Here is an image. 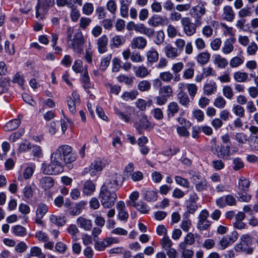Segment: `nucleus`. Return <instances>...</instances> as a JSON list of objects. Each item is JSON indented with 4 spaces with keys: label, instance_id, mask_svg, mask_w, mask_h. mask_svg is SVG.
Segmentation results:
<instances>
[{
    "label": "nucleus",
    "instance_id": "nucleus-1",
    "mask_svg": "<svg viewBox=\"0 0 258 258\" xmlns=\"http://www.w3.org/2000/svg\"><path fill=\"white\" fill-rule=\"evenodd\" d=\"M77 155L73 148L67 145L60 146L53 152L50 156V163L42 164L41 171L44 174H58L63 171V166L61 163L63 160L65 164L71 169L73 168L72 163L76 160Z\"/></svg>",
    "mask_w": 258,
    "mask_h": 258
},
{
    "label": "nucleus",
    "instance_id": "nucleus-2",
    "mask_svg": "<svg viewBox=\"0 0 258 258\" xmlns=\"http://www.w3.org/2000/svg\"><path fill=\"white\" fill-rule=\"evenodd\" d=\"M71 34L67 36V42L68 46L73 51L78 54H81L83 52V46L84 44V36L80 30L76 31L72 39Z\"/></svg>",
    "mask_w": 258,
    "mask_h": 258
},
{
    "label": "nucleus",
    "instance_id": "nucleus-3",
    "mask_svg": "<svg viewBox=\"0 0 258 258\" xmlns=\"http://www.w3.org/2000/svg\"><path fill=\"white\" fill-rule=\"evenodd\" d=\"M240 241L234 246V249L238 252H244L247 254H251L253 248L251 247L252 243V237L249 234H242L240 238Z\"/></svg>",
    "mask_w": 258,
    "mask_h": 258
},
{
    "label": "nucleus",
    "instance_id": "nucleus-4",
    "mask_svg": "<svg viewBox=\"0 0 258 258\" xmlns=\"http://www.w3.org/2000/svg\"><path fill=\"white\" fill-rule=\"evenodd\" d=\"M99 198L102 206L105 208H110L114 206L117 199L116 192L100 188Z\"/></svg>",
    "mask_w": 258,
    "mask_h": 258
},
{
    "label": "nucleus",
    "instance_id": "nucleus-5",
    "mask_svg": "<svg viewBox=\"0 0 258 258\" xmlns=\"http://www.w3.org/2000/svg\"><path fill=\"white\" fill-rule=\"evenodd\" d=\"M120 179V176L117 173L110 174L108 175L100 188L116 192L121 186Z\"/></svg>",
    "mask_w": 258,
    "mask_h": 258
},
{
    "label": "nucleus",
    "instance_id": "nucleus-6",
    "mask_svg": "<svg viewBox=\"0 0 258 258\" xmlns=\"http://www.w3.org/2000/svg\"><path fill=\"white\" fill-rule=\"evenodd\" d=\"M206 2L200 1L190 10V15L196 20L197 24H202V18L206 13Z\"/></svg>",
    "mask_w": 258,
    "mask_h": 258
},
{
    "label": "nucleus",
    "instance_id": "nucleus-7",
    "mask_svg": "<svg viewBox=\"0 0 258 258\" xmlns=\"http://www.w3.org/2000/svg\"><path fill=\"white\" fill-rule=\"evenodd\" d=\"M196 22V20H195L194 23H192L189 17H183L181 25L184 33L187 36L193 35L196 32V28L201 26L202 24H197Z\"/></svg>",
    "mask_w": 258,
    "mask_h": 258
},
{
    "label": "nucleus",
    "instance_id": "nucleus-8",
    "mask_svg": "<svg viewBox=\"0 0 258 258\" xmlns=\"http://www.w3.org/2000/svg\"><path fill=\"white\" fill-rule=\"evenodd\" d=\"M190 179L194 184H195V187L198 191L201 192L206 189L208 187V182L206 178L199 173H194L191 174Z\"/></svg>",
    "mask_w": 258,
    "mask_h": 258
},
{
    "label": "nucleus",
    "instance_id": "nucleus-9",
    "mask_svg": "<svg viewBox=\"0 0 258 258\" xmlns=\"http://www.w3.org/2000/svg\"><path fill=\"white\" fill-rule=\"evenodd\" d=\"M212 141L213 144L211 146L210 150L214 155L221 158H224L229 156V146L217 145L215 140H213Z\"/></svg>",
    "mask_w": 258,
    "mask_h": 258
},
{
    "label": "nucleus",
    "instance_id": "nucleus-10",
    "mask_svg": "<svg viewBox=\"0 0 258 258\" xmlns=\"http://www.w3.org/2000/svg\"><path fill=\"white\" fill-rule=\"evenodd\" d=\"M209 214L208 211L206 210H203L201 211L198 217V222L197 223V227L201 230H206L209 228L211 223L208 220Z\"/></svg>",
    "mask_w": 258,
    "mask_h": 258
},
{
    "label": "nucleus",
    "instance_id": "nucleus-11",
    "mask_svg": "<svg viewBox=\"0 0 258 258\" xmlns=\"http://www.w3.org/2000/svg\"><path fill=\"white\" fill-rule=\"evenodd\" d=\"M104 167L105 163L102 160H95L90 165L89 171H84L83 174L84 175L89 172L91 176H94L101 172Z\"/></svg>",
    "mask_w": 258,
    "mask_h": 258
},
{
    "label": "nucleus",
    "instance_id": "nucleus-12",
    "mask_svg": "<svg viewBox=\"0 0 258 258\" xmlns=\"http://www.w3.org/2000/svg\"><path fill=\"white\" fill-rule=\"evenodd\" d=\"M238 234L237 232L234 231L230 235L224 236L219 241V244L221 249H224L229 245L233 243L238 238Z\"/></svg>",
    "mask_w": 258,
    "mask_h": 258
},
{
    "label": "nucleus",
    "instance_id": "nucleus-13",
    "mask_svg": "<svg viewBox=\"0 0 258 258\" xmlns=\"http://www.w3.org/2000/svg\"><path fill=\"white\" fill-rule=\"evenodd\" d=\"M148 23L150 26L157 27L159 26L166 25L168 20L161 16L155 15L148 19Z\"/></svg>",
    "mask_w": 258,
    "mask_h": 258
},
{
    "label": "nucleus",
    "instance_id": "nucleus-14",
    "mask_svg": "<svg viewBox=\"0 0 258 258\" xmlns=\"http://www.w3.org/2000/svg\"><path fill=\"white\" fill-rule=\"evenodd\" d=\"M48 211V207L45 204H40L38 205L36 211L35 223L38 225H42L43 221L41 219Z\"/></svg>",
    "mask_w": 258,
    "mask_h": 258
},
{
    "label": "nucleus",
    "instance_id": "nucleus-15",
    "mask_svg": "<svg viewBox=\"0 0 258 258\" xmlns=\"http://www.w3.org/2000/svg\"><path fill=\"white\" fill-rule=\"evenodd\" d=\"M147 40L142 36L134 37L131 42L130 46L132 49H143L147 46Z\"/></svg>",
    "mask_w": 258,
    "mask_h": 258
},
{
    "label": "nucleus",
    "instance_id": "nucleus-16",
    "mask_svg": "<svg viewBox=\"0 0 258 258\" xmlns=\"http://www.w3.org/2000/svg\"><path fill=\"white\" fill-rule=\"evenodd\" d=\"M151 126V123L148 119L147 116L143 114L140 115L139 120L135 124V127L140 134H141V129L147 130Z\"/></svg>",
    "mask_w": 258,
    "mask_h": 258
},
{
    "label": "nucleus",
    "instance_id": "nucleus-17",
    "mask_svg": "<svg viewBox=\"0 0 258 258\" xmlns=\"http://www.w3.org/2000/svg\"><path fill=\"white\" fill-rule=\"evenodd\" d=\"M221 16L223 19L228 22H232L235 17L232 8L230 6H224Z\"/></svg>",
    "mask_w": 258,
    "mask_h": 258
},
{
    "label": "nucleus",
    "instance_id": "nucleus-18",
    "mask_svg": "<svg viewBox=\"0 0 258 258\" xmlns=\"http://www.w3.org/2000/svg\"><path fill=\"white\" fill-rule=\"evenodd\" d=\"M34 170L35 167L27 166L24 167L19 174L18 180L23 181L24 180L30 179L33 175Z\"/></svg>",
    "mask_w": 258,
    "mask_h": 258
},
{
    "label": "nucleus",
    "instance_id": "nucleus-19",
    "mask_svg": "<svg viewBox=\"0 0 258 258\" xmlns=\"http://www.w3.org/2000/svg\"><path fill=\"white\" fill-rule=\"evenodd\" d=\"M125 204L123 201H119L116 204V209L118 211V217L120 220H126L128 217L127 212L125 210Z\"/></svg>",
    "mask_w": 258,
    "mask_h": 258
},
{
    "label": "nucleus",
    "instance_id": "nucleus-20",
    "mask_svg": "<svg viewBox=\"0 0 258 258\" xmlns=\"http://www.w3.org/2000/svg\"><path fill=\"white\" fill-rule=\"evenodd\" d=\"M133 70L136 76L140 78H144L150 73V70H148L147 68L143 65L135 66L133 67Z\"/></svg>",
    "mask_w": 258,
    "mask_h": 258
},
{
    "label": "nucleus",
    "instance_id": "nucleus-21",
    "mask_svg": "<svg viewBox=\"0 0 258 258\" xmlns=\"http://www.w3.org/2000/svg\"><path fill=\"white\" fill-rule=\"evenodd\" d=\"M96 188L95 184L90 180L86 181L83 186L82 192L87 196H91Z\"/></svg>",
    "mask_w": 258,
    "mask_h": 258
},
{
    "label": "nucleus",
    "instance_id": "nucleus-22",
    "mask_svg": "<svg viewBox=\"0 0 258 258\" xmlns=\"http://www.w3.org/2000/svg\"><path fill=\"white\" fill-rule=\"evenodd\" d=\"M77 224L80 228L86 231H89L92 227V221L82 217H80L77 219Z\"/></svg>",
    "mask_w": 258,
    "mask_h": 258
},
{
    "label": "nucleus",
    "instance_id": "nucleus-23",
    "mask_svg": "<svg viewBox=\"0 0 258 258\" xmlns=\"http://www.w3.org/2000/svg\"><path fill=\"white\" fill-rule=\"evenodd\" d=\"M108 38L105 35H103L97 40V48L100 53H104L107 50Z\"/></svg>",
    "mask_w": 258,
    "mask_h": 258
},
{
    "label": "nucleus",
    "instance_id": "nucleus-24",
    "mask_svg": "<svg viewBox=\"0 0 258 258\" xmlns=\"http://www.w3.org/2000/svg\"><path fill=\"white\" fill-rule=\"evenodd\" d=\"M36 17L39 19H42L44 15L47 13L49 8L42 3L39 2L35 7Z\"/></svg>",
    "mask_w": 258,
    "mask_h": 258
},
{
    "label": "nucleus",
    "instance_id": "nucleus-25",
    "mask_svg": "<svg viewBox=\"0 0 258 258\" xmlns=\"http://www.w3.org/2000/svg\"><path fill=\"white\" fill-rule=\"evenodd\" d=\"M164 51L166 57L171 59L176 58L180 54L178 51L177 48L174 47L169 44L165 47Z\"/></svg>",
    "mask_w": 258,
    "mask_h": 258
},
{
    "label": "nucleus",
    "instance_id": "nucleus-26",
    "mask_svg": "<svg viewBox=\"0 0 258 258\" xmlns=\"http://www.w3.org/2000/svg\"><path fill=\"white\" fill-rule=\"evenodd\" d=\"M146 55L148 62L151 64L157 62L159 59V53L154 48L148 50Z\"/></svg>",
    "mask_w": 258,
    "mask_h": 258
},
{
    "label": "nucleus",
    "instance_id": "nucleus-27",
    "mask_svg": "<svg viewBox=\"0 0 258 258\" xmlns=\"http://www.w3.org/2000/svg\"><path fill=\"white\" fill-rule=\"evenodd\" d=\"M39 183L41 187L44 190L48 189L54 185L53 179L50 176H45L40 179Z\"/></svg>",
    "mask_w": 258,
    "mask_h": 258
},
{
    "label": "nucleus",
    "instance_id": "nucleus-28",
    "mask_svg": "<svg viewBox=\"0 0 258 258\" xmlns=\"http://www.w3.org/2000/svg\"><path fill=\"white\" fill-rule=\"evenodd\" d=\"M213 57L214 63L219 68L224 69L228 64V60L220 54H215Z\"/></svg>",
    "mask_w": 258,
    "mask_h": 258
},
{
    "label": "nucleus",
    "instance_id": "nucleus-29",
    "mask_svg": "<svg viewBox=\"0 0 258 258\" xmlns=\"http://www.w3.org/2000/svg\"><path fill=\"white\" fill-rule=\"evenodd\" d=\"M195 242L194 235L191 232L188 233L184 238V241L179 244V247L180 249H184L187 245H191L194 244Z\"/></svg>",
    "mask_w": 258,
    "mask_h": 258
},
{
    "label": "nucleus",
    "instance_id": "nucleus-30",
    "mask_svg": "<svg viewBox=\"0 0 258 258\" xmlns=\"http://www.w3.org/2000/svg\"><path fill=\"white\" fill-rule=\"evenodd\" d=\"M179 106L176 102H171L168 105L167 115L169 118L173 117L179 111Z\"/></svg>",
    "mask_w": 258,
    "mask_h": 258
},
{
    "label": "nucleus",
    "instance_id": "nucleus-31",
    "mask_svg": "<svg viewBox=\"0 0 258 258\" xmlns=\"http://www.w3.org/2000/svg\"><path fill=\"white\" fill-rule=\"evenodd\" d=\"M235 39L233 38L227 39L224 43V46L222 48V52L226 54H229L233 50V43Z\"/></svg>",
    "mask_w": 258,
    "mask_h": 258
},
{
    "label": "nucleus",
    "instance_id": "nucleus-32",
    "mask_svg": "<svg viewBox=\"0 0 258 258\" xmlns=\"http://www.w3.org/2000/svg\"><path fill=\"white\" fill-rule=\"evenodd\" d=\"M49 220L52 223L58 226H62L66 223V219L64 216L60 217L51 215L49 216Z\"/></svg>",
    "mask_w": 258,
    "mask_h": 258
},
{
    "label": "nucleus",
    "instance_id": "nucleus-33",
    "mask_svg": "<svg viewBox=\"0 0 258 258\" xmlns=\"http://www.w3.org/2000/svg\"><path fill=\"white\" fill-rule=\"evenodd\" d=\"M179 103L182 106L187 107L190 100L187 95L183 91H179L177 94Z\"/></svg>",
    "mask_w": 258,
    "mask_h": 258
},
{
    "label": "nucleus",
    "instance_id": "nucleus-34",
    "mask_svg": "<svg viewBox=\"0 0 258 258\" xmlns=\"http://www.w3.org/2000/svg\"><path fill=\"white\" fill-rule=\"evenodd\" d=\"M249 181L246 178L241 177L238 181V189L240 192H246L249 188Z\"/></svg>",
    "mask_w": 258,
    "mask_h": 258
},
{
    "label": "nucleus",
    "instance_id": "nucleus-35",
    "mask_svg": "<svg viewBox=\"0 0 258 258\" xmlns=\"http://www.w3.org/2000/svg\"><path fill=\"white\" fill-rule=\"evenodd\" d=\"M140 213L143 214H147L148 213L150 208L143 202L139 201L138 202L133 203V206Z\"/></svg>",
    "mask_w": 258,
    "mask_h": 258
},
{
    "label": "nucleus",
    "instance_id": "nucleus-36",
    "mask_svg": "<svg viewBox=\"0 0 258 258\" xmlns=\"http://www.w3.org/2000/svg\"><path fill=\"white\" fill-rule=\"evenodd\" d=\"M210 56L211 55L209 52H203L197 55L196 59L201 64H205L209 61Z\"/></svg>",
    "mask_w": 258,
    "mask_h": 258
},
{
    "label": "nucleus",
    "instance_id": "nucleus-37",
    "mask_svg": "<svg viewBox=\"0 0 258 258\" xmlns=\"http://www.w3.org/2000/svg\"><path fill=\"white\" fill-rule=\"evenodd\" d=\"M204 93L205 95L209 96L216 92L217 86L215 83H207L204 86Z\"/></svg>",
    "mask_w": 258,
    "mask_h": 258
},
{
    "label": "nucleus",
    "instance_id": "nucleus-38",
    "mask_svg": "<svg viewBox=\"0 0 258 258\" xmlns=\"http://www.w3.org/2000/svg\"><path fill=\"white\" fill-rule=\"evenodd\" d=\"M233 78L237 82L244 83L248 79V74L246 72L238 71L234 73Z\"/></svg>",
    "mask_w": 258,
    "mask_h": 258
},
{
    "label": "nucleus",
    "instance_id": "nucleus-39",
    "mask_svg": "<svg viewBox=\"0 0 258 258\" xmlns=\"http://www.w3.org/2000/svg\"><path fill=\"white\" fill-rule=\"evenodd\" d=\"M138 94V92L136 90H132L129 92L126 91L121 95V98L126 101L130 100H133L137 98Z\"/></svg>",
    "mask_w": 258,
    "mask_h": 258
},
{
    "label": "nucleus",
    "instance_id": "nucleus-40",
    "mask_svg": "<svg viewBox=\"0 0 258 258\" xmlns=\"http://www.w3.org/2000/svg\"><path fill=\"white\" fill-rule=\"evenodd\" d=\"M244 57L241 56H235L232 58L229 62L230 66L232 68H237L243 63Z\"/></svg>",
    "mask_w": 258,
    "mask_h": 258
},
{
    "label": "nucleus",
    "instance_id": "nucleus-41",
    "mask_svg": "<svg viewBox=\"0 0 258 258\" xmlns=\"http://www.w3.org/2000/svg\"><path fill=\"white\" fill-rule=\"evenodd\" d=\"M159 92L160 95L166 97L170 98L172 96V89L169 85H165L159 89Z\"/></svg>",
    "mask_w": 258,
    "mask_h": 258
},
{
    "label": "nucleus",
    "instance_id": "nucleus-42",
    "mask_svg": "<svg viewBox=\"0 0 258 258\" xmlns=\"http://www.w3.org/2000/svg\"><path fill=\"white\" fill-rule=\"evenodd\" d=\"M112 58V55L111 54H107L106 56L103 57L101 59L99 68L102 71H104L106 70L107 68L109 66L110 60Z\"/></svg>",
    "mask_w": 258,
    "mask_h": 258
},
{
    "label": "nucleus",
    "instance_id": "nucleus-43",
    "mask_svg": "<svg viewBox=\"0 0 258 258\" xmlns=\"http://www.w3.org/2000/svg\"><path fill=\"white\" fill-rule=\"evenodd\" d=\"M67 231L71 235L73 240H77V234L79 232V230L76 225L74 224L70 225L67 229Z\"/></svg>",
    "mask_w": 258,
    "mask_h": 258
},
{
    "label": "nucleus",
    "instance_id": "nucleus-44",
    "mask_svg": "<svg viewBox=\"0 0 258 258\" xmlns=\"http://www.w3.org/2000/svg\"><path fill=\"white\" fill-rule=\"evenodd\" d=\"M159 77L162 81L168 83L173 79V75L170 72L165 71L160 73Z\"/></svg>",
    "mask_w": 258,
    "mask_h": 258
},
{
    "label": "nucleus",
    "instance_id": "nucleus-45",
    "mask_svg": "<svg viewBox=\"0 0 258 258\" xmlns=\"http://www.w3.org/2000/svg\"><path fill=\"white\" fill-rule=\"evenodd\" d=\"M144 197L147 201H155L157 199V194L156 192L153 190L145 191L144 192Z\"/></svg>",
    "mask_w": 258,
    "mask_h": 258
},
{
    "label": "nucleus",
    "instance_id": "nucleus-46",
    "mask_svg": "<svg viewBox=\"0 0 258 258\" xmlns=\"http://www.w3.org/2000/svg\"><path fill=\"white\" fill-rule=\"evenodd\" d=\"M94 11V7L92 3H86L82 7V12L87 16L91 15Z\"/></svg>",
    "mask_w": 258,
    "mask_h": 258
},
{
    "label": "nucleus",
    "instance_id": "nucleus-47",
    "mask_svg": "<svg viewBox=\"0 0 258 258\" xmlns=\"http://www.w3.org/2000/svg\"><path fill=\"white\" fill-rule=\"evenodd\" d=\"M111 41L113 42V45L118 47L119 46L123 44L125 42V39L124 37L120 35H115L111 39Z\"/></svg>",
    "mask_w": 258,
    "mask_h": 258
},
{
    "label": "nucleus",
    "instance_id": "nucleus-48",
    "mask_svg": "<svg viewBox=\"0 0 258 258\" xmlns=\"http://www.w3.org/2000/svg\"><path fill=\"white\" fill-rule=\"evenodd\" d=\"M164 32L162 30H159L156 32L154 41L156 44L159 45L164 42Z\"/></svg>",
    "mask_w": 258,
    "mask_h": 258
},
{
    "label": "nucleus",
    "instance_id": "nucleus-49",
    "mask_svg": "<svg viewBox=\"0 0 258 258\" xmlns=\"http://www.w3.org/2000/svg\"><path fill=\"white\" fill-rule=\"evenodd\" d=\"M161 244L162 247L165 250H167L171 247L172 242L167 235H164L161 240Z\"/></svg>",
    "mask_w": 258,
    "mask_h": 258
},
{
    "label": "nucleus",
    "instance_id": "nucleus-50",
    "mask_svg": "<svg viewBox=\"0 0 258 258\" xmlns=\"http://www.w3.org/2000/svg\"><path fill=\"white\" fill-rule=\"evenodd\" d=\"M151 88V84L149 81L143 80L140 82L138 85V89L142 91H147Z\"/></svg>",
    "mask_w": 258,
    "mask_h": 258
},
{
    "label": "nucleus",
    "instance_id": "nucleus-51",
    "mask_svg": "<svg viewBox=\"0 0 258 258\" xmlns=\"http://www.w3.org/2000/svg\"><path fill=\"white\" fill-rule=\"evenodd\" d=\"M175 180L176 183L185 188H188L189 186V182L187 179L181 177L179 176L176 175L175 176Z\"/></svg>",
    "mask_w": 258,
    "mask_h": 258
},
{
    "label": "nucleus",
    "instance_id": "nucleus-52",
    "mask_svg": "<svg viewBox=\"0 0 258 258\" xmlns=\"http://www.w3.org/2000/svg\"><path fill=\"white\" fill-rule=\"evenodd\" d=\"M120 5V15L123 18H127L128 15V6L124 3V0H121Z\"/></svg>",
    "mask_w": 258,
    "mask_h": 258
},
{
    "label": "nucleus",
    "instance_id": "nucleus-53",
    "mask_svg": "<svg viewBox=\"0 0 258 258\" xmlns=\"http://www.w3.org/2000/svg\"><path fill=\"white\" fill-rule=\"evenodd\" d=\"M232 163L233 164V169L235 171H238L244 167V163L240 158H234L232 160Z\"/></svg>",
    "mask_w": 258,
    "mask_h": 258
},
{
    "label": "nucleus",
    "instance_id": "nucleus-54",
    "mask_svg": "<svg viewBox=\"0 0 258 258\" xmlns=\"http://www.w3.org/2000/svg\"><path fill=\"white\" fill-rule=\"evenodd\" d=\"M226 103V102L225 99L223 97L220 96L217 97L214 100L213 104L215 107L221 109L225 107Z\"/></svg>",
    "mask_w": 258,
    "mask_h": 258
},
{
    "label": "nucleus",
    "instance_id": "nucleus-55",
    "mask_svg": "<svg viewBox=\"0 0 258 258\" xmlns=\"http://www.w3.org/2000/svg\"><path fill=\"white\" fill-rule=\"evenodd\" d=\"M232 111L236 116L239 117H242L244 115V108L239 104L234 105Z\"/></svg>",
    "mask_w": 258,
    "mask_h": 258
},
{
    "label": "nucleus",
    "instance_id": "nucleus-56",
    "mask_svg": "<svg viewBox=\"0 0 258 258\" xmlns=\"http://www.w3.org/2000/svg\"><path fill=\"white\" fill-rule=\"evenodd\" d=\"M23 197L25 199H30L33 197V190L30 184L26 185L23 189Z\"/></svg>",
    "mask_w": 258,
    "mask_h": 258
},
{
    "label": "nucleus",
    "instance_id": "nucleus-57",
    "mask_svg": "<svg viewBox=\"0 0 258 258\" xmlns=\"http://www.w3.org/2000/svg\"><path fill=\"white\" fill-rule=\"evenodd\" d=\"M31 256H38L39 258H45V255L41 252V249L37 246L31 248L30 250Z\"/></svg>",
    "mask_w": 258,
    "mask_h": 258
},
{
    "label": "nucleus",
    "instance_id": "nucleus-58",
    "mask_svg": "<svg viewBox=\"0 0 258 258\" xmlns=\"http://www.w3.org/2000/svg\"><path fill=\"white\" fill-rule=\"evenodd\" d=\"M131 60L134 62H142L144 60V57L139 51H134L132 53Z\"/></svg>",
    "mask_w": 258,
    "mask_h": 258
},
{
    "label": "nucleus",
    "instance_id": "nucleus-59",
    "mask_svg": "<svg viewBox=\"0 0 258 258\" xmlns=\"http://www.w3.org/2000/svg\"><path fill=\"white\" fill-rule=\"evenodd\" d=\"M92 22L91 19L83 17L80 19L79 26L83 30H85Z\"/></svg>",
    "mask_w": 258,
    "mask_h": 258
},
{
    "label": "nucleus",
    "instance_id": "nucleus-60",
    "mask_svg": "<svg viewBox=\"0 0 258 258\" xmlns=\"http://www.w3.org/2000/svg\"><path fill=\"white\" fill-rule=\"evenodd\" d=\"M187 89L190 97L194 98L198 91L197 85L195 84H188L187 85Z\"/></svg>",
    "mask_w": 258,
    "mask_h": 258
},
{
    "label": "nucleus",
    "instance_id": "nucleus-61",
    "mask_svg": "<svg viewBox=\"0 0 258 258\" xmlns=\"http://www.w3.org/2000/svg\"><path fill=\"white\" fill-rule=\"evenodd\" d=\"M67 101L70 111L72 114L75 113L76 111V106L79 105L80 103H76L73 102V99L71 96L67 98Z\"/></svg>",
    "mask_w": 258,
    "mask_h": 258
},
{
    "label": "nucleus",
    "instance_id": "nucleus-62",
    "mask_svg": "<svg viewBox=\"0 0 258 258\" xmlns=\"http://www.w3.org/2000/svg\"><path fill=\"white\" fill-rule=\"evenodd\" d=\"M236 140L239 143V145H242L247 141V137L243 133H237L235 135Z\"/></svg>",
    "mask_w": 258,
    "mask_h": 258
},
{
    "label": "nucleus",
    "instance_id": "nucleus-63",
    "mask_svg": "<svg viewBox=\"0 0 258 258\" xmlns=\"http://www.w3.org/2000/svg\"><path fill=\"white\" fill-rule=\"evenodd\" d=\"M249 146L252 150L258 151V137L251 136L249 141Z\"/></svg>",
    "mask_w": 258,
    "mask_h": 258
},
{
    "label": "nucleus",
    "instance_id": "nucleus-64",
    "mask_svg": "<svg viewBox=\"0 0 258 258\" xmlns=\"http://www.w3.org/2000/svg\"><path fill=\"white\" fill-rule=\"evenodd\" d=\"M5 131H12L16 128V119H12L8 122L3 127Z\"/></svg>",
    "mask_w": 258,
    "mask_h": 258
}]
</instances>
